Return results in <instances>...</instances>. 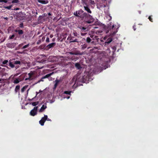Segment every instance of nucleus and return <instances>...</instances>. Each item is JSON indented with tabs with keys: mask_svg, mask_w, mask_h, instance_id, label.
Wrapping results in <instances>:
<instances>
[{
	"mask_svg": "<svg viewBox=\"0 0 158 158\" xmlns=\"http://www.w3.org/2000/svg\"><path fill=\"white\" fill-rule=\"evenodd\" d=\"M74 15L77 17L85 19V22L88 23H91L94 21L92 16L89 14L84 12L82 9L76 11L74 13Z\"/></svg>",
	"mask_w": 158,
	"mask_h": 158,
	"instance_id": "nucleus-1",
	"label": "nucleus"
},
{
	"mask_svg": "<svg viewBox=\"0 0 158 158\" xmlns=\"http://www.w3.org/2000/svg\"><path fill=\"white\" fill-rule=\"evenodd\" d=\"M110 23L108 24L107 26L105 27L104 28L106 33H108L110 32V35L111 36H114L117 31H116L115 28H114V25L111 26Z\"/></svg>",
	"mask_w": 158,
	"mask_h": 158,
	"instance_id": "nucleus-2",
	"label": "nucleus"
},
{
	"mask_svg": "<svg viewBox=\"0 0 158 158\" xmlns=\"http://www.w3.org/2000/svg\"><path fill=\"white\" fill-rule=\"evenodd\" d=\"M77 28L81 32V34L82 36H84L86 34V33H83V32H86L88 31L87 27L82 26L81 25H79L77 27Z\"/></svg>",
	"mask_w": 158,
	"mask_h": 158,
	"instance_id": "nucleus-3",
	"label": "nucleus"
},
{
	"mask_svg": "<svg viewBox=\"0 0 158 158\" xmlns=\"http://www.w3.org/2000/svg\"><path fill=\"white\" fill-rule=\"evenodd\" d=\"M72 91H65L63 93V96L64 98L69 99L70 98L71 96V93Z\"/></svg>",
	"mask_w": 158,
	"mask_h": 158,
	"instance_id": "nucleus-4",
	"label": "nucleus"
},
{
	"mask_svg": "<svg viewBox=\"0 0 158 158\" xmlns=\"http://www.w3.org/2000/svg\"><path fill=\"white\" fill-rule=\"evenodd\" d=\"M61 81H62L61 80H58L56 78V80L54 81L53 82L55 83V84L53 88V89H55L56 88L59 83L61 82Z\"/></svg>",
	"mask_w": 158,
	"mask_h": 158,
	"instance_id": "nucleus-5",
	"label": "nucleus"
},
{
	"mask_svg": "<svg viewBox=\"0 0 158 158\" xmlns=\"http://www.w3.org/2000/svg\"><path fill=\"white\" fill-rule=\"evenodd\" d=\"M47 108L46 104H43L41 106V108L40 109L39 112L40 113L43 112Z\"/></svg>",
	"mask_w": 158,
	"mask_h": 158,
	"instance_id": "nucleus-6",
	"label": "nucleus"
},
{
	"mask_svg": "<svg viewBox=\"0 0 158 158\" xmlns=\"http://www.w3.org/2000/svg\"><path fill=\"white\" fill-rule=\"evenodd\" d=\"M16 45V43H8L6 44L7 47L9 48H14Z\"/></svg>",
	"mask_w": 158,
	"mask_h": 158,
	"instance_id": "nucleus-7",
	"label": "nucleus"
},
{
	"mask_svg": "<svg viewBox=\"0 0 158 158\" xmlns=\"http://www.w3.org/2000/svg\"><path fill=\"white\" fill-rule=\"evenodd\" d=\"M33 75V73H29L28 74V78H26L25 80H32L33 79V78L32 77Z\"/></svg>",
	"mask_w": 158,
	"mask_h": 158,
	"instance_id": "nucleus-8",
	"label": "nucleus"
},
{
	"mask_svg": "<svg viewBox=\"0 0 158 158\" xmlns=\"http://www.w3.org/2000/svg\"><path fill=\"white\" fill-rule=\"evenodd\" d=\"M84 10L88 13L89 14H91L92 11L88 6H84Z\"/></svg>",
	"mask_w": 158,
	"mask_h": 158,
	"instance_id": "nucleus-9",
	"label": "nucleus"
},
{
	"mask_svg": "<svg viewBox=\"0 0 158 158\" xmlns=\"http://www.w3.org/2000/svg\"><path fill=\"white\" fill-rule=\"evenodd\" d=\"M37 112L33 110H32L30 113V114L31 116H34L37 114Z\"/></svg>",
	"mask_w": 158,
	"mask_h": 158,
	"instance_id": "nucleus-10",
	"label": "nucleus"
},
{
	"mask_svg": "<svg viewBox=\"0 0 158 158\" xmlns=\"http://www.w3.org/2000/svg\"><path fill=\"white\" fill-rule=\"evenodd\" d=\"M90 37L93 40H98L99 39L98 37L94 35H90Z\"/></svg>",
	"mask_w": 158,
	"mask_h": 158,
	"instance_id": "nucleus-11",
	"label": "nucleus"
},
{
	"mask_svg": "<svg viewBox=\"0 0 158 158\" xmlns=\"http://www.w3.org/2000/svg\"><path fill=\"white\" fill-rule=\"evenodd\" d=\"M112 41V39L110 37L108 38L106 42H105V45L106 44H108L109 43H110Z\"/></svg>",
	"mask_w": 158,
	"mask_h": 158,
	"instance_id": "nucleus-12",
	"label": "nucleus"
},
{
	"mask_svg": "<svg viewBox=\"0 0 158 158\" xmlns=\"http://www.w3.org/2000/svg\"><path fill=\"white\" fill-rule=\"evenodd\" d=\"M55 44L56 43H52L48 45L47 46V47L49 49L54 46Z\"/></svg>",
	"mask_w": 158,
	"mask_h": 158,
	"instance_id": "nucleus-13",
	"label": "nucleus"
},
{
	"mask_svg": "<svg viewBox=\"0 0 158 158\" xmlns=\"http://www.w3.org/2000/svg\"><path fill=\"white\" fill-rule=\"evenodd\" d=\"M53 74V73H49L48 74H47L45 75V76H44L42 78V79H43V80L44 79H45L46 78H48L50 76H51L52 74Z\"/></svg>",
	"mask_w": 158,
	"mask_h": 158,
	"instance_id": "nucleus-14",
	"label": "nucleus"
},
{
	"mask_svg": "<svg viewBox=\"0 0 158 158\" xmlns=\"http://www.w3.org/2000/svg\"><path fill=\"white\" fill-rule=\"evenodd\" d=\"M38 2L42 4H46L48 2V1L47 0H38Z\"/></svg>",
	"mask_w": 158,
	"mask_h": 158,
	"instance_id": "nucleus-15",
	"label": "nucleus"
},
{
	"mask_svg": "<svg viewBox=\"0 0 158 158\" xmlns=\"http://www.w3.org/2000/svg\"><path fill=\"white\" fill-rule=\"evenodd\" d=\"M75 55H82L84 54V52H80L79 51L77 50L75 52Z\"/></svg>",
	"mask_w": 158,
	"mask_h": 158,
	"instance_id": "nucleus-16",
	"label": "nucleus"
},
{
	"mask_svg": "<svg viewBox=\"0 0 158 158\" xmlns=\"http://www.w3.org/2000/svg\"><path fill=\"white\" fill-rule=\"evenodd\" d=\"M15 31L16 32H18L19 35H22L23 34V32L22 30H15Z\"/></svg>",
	"mask_w": 158,
	"mask_h": 158,
	"instance_id": "nucleus-17",
	"label": "nucleus"
},
{
	"mask_svg": "<svg viewBox=\"0 0 158 158\" xmlns=\"http://www.w3.org/2000/svg\"><path fill=\"white\" fill-rule=\"evenodd\" d=\"M47 118H48V116L47 115H44V117H42L41 118V120H42L45 123V121L47 119Z\"/></svg>",
	"mask_w": 158,
	"mask_h": 158,
	"instance_id": "nucleus-18",
	"label": "nucleus"
},
{
	"mask_svg": "<svg viewBox=\"0 0 158 158\" xmlns=\"http://www.w3.org/2000/svg\"><path fill=\"white\" fill-rule=\"evenodd\" d=\"M75 67L78 69H80L81 68L80 64L79 63H76L75 64Z\"/></svg>",
	"mask_w": 158,
	"mask_h": 158,
	"instance_id": "nucleus-19",
	"label": "nucleus"
},
{
	"mask_svg": "<svg viewBox=\"0 0 158 158\" xmlns=\"http://www.w3.org/2000/svg\"><path fill=\"white\" fill-rule=\"evenodd\" d=\"M9 66L12 68H14L15 67V66L14 64L13 63V62L12 63L11 62H9Z\"/></svg>",
	"mask_w": 158,
	"mask_h": 158,
	"instance_id": "nucleus-20",
	"label": "nucleus"
},
{
	"mask_svg": "<svg viewBox=\"0 0 158 158\" xmlns=\"http://www.w3.org/2000/svg\"><path fill=\"white\" fill-rule=\"evenodd\" d=\"M102 30H99L96 31L95 33L97 35H102Z\"/></svg>",
	"mask_w": 158,
	"mask_h": 158,
	"instance_id": "nucleus-21",
	"label": "nucleus"
},
{
	"mask_svg": "<svg viewBox=\"0 0 158 158\" xmlns=\"http://www.w3.org/2000/svg\"><path fill=\"white\" fill-rule=\"evenodd\" d=\"M39 103L38 102H31L30 103V104H31L33 106H36Z\"/></svg>",
	"mask_w": 158,
	"mask_h": 158,
	"instance_id": "nucleus-22",
	"label": "nucleus"
},
{
	"mask_svg": "<svg viewBox=\"0 0 158 158\" xmlns=\"http://www.w3.org/2000/svg\"><path fill=\"white\" fill-rule=\"evenodd\" d=\"M81 46V49H84L87 48V45L86 44H85L82 45Z\"/></svg>",
	"mask_w": 158,
	"mask_h": 158,
	"instance_id": "nucleus-23",
	"label": "nucleus"
},
{
	"mask_svg": "<svg viewBox=\"0 0 158 158\" xmlns=\"http://www.w3.org/2000/svg\"><path fill=\"white\" fill-rule=\"evenodd\" d=\"M27 86L25 85L21 89V92H23L24 91L27 89Z\"/></svg>",
	"mask_w": 158,
	"mask_h": 158,
	"instance_id": "nucleus-24",
	"label": "nucleus"
},
{
	"mask_svg": "<svg viewBox=\"0 0 158 158\" xmlns=\"http://www.w3.org/2000/svg\"><path fill=\"white\" fill-rule=\"evenodd\" d=\"M13 63L14 64H21V62L19 60H15L13 62Z\"/></svg>",
	"mask_w": 158,
	"mask_h": 158,
	"instance_id": "nucleus-25",
	"label": "nucleus"
},
{
	"mask_svg": "<svg viewBox=\"0 0 158 158\" xmlns=\"http://www.w3.org/2000/svg\"><path fill=\"white\" fill-rule=\"evenodd\" d=\"M20 89V86L19 85H17L15 88V91L16 92H17Z\"/></svg>",
	"mask_w": 158,
	"mask_h": 158,
	"instance_id": "nucleus-26",
	"label": "nucleus"
},
{
	"mask_svg": "<svg viewBox=\"0 0 158 158\" xmlns=\"http://www.w3.org/2000/svg\"><path fill=\"white\" fill-rule=\"evenodd\" d=\"M20 81H19V79H16L15 80L13 81V83L15 84H17Z\"/></svg>",
	"mask_w": 158,
	"mask_h": 158,
	"instance_id": "nucleus-27",
	"label": "nucleus"
},
{
	"mask_svg": "<svg viewBox=\"0 0 158 158\" xmlns=\"http://www.w3.org/2000/svg\"><path fill=\"white\" fill-rule=\"evenodd\" d=\"M46 61V60L44 59H42L40 60H38L37 62L39 63H44Z\"/></svg>",
	"mask_w": 158,
	"mask_h": 158,
	"instance_id": "nucleus-28",
	"label": "nucleus"
},
{
	"mask_svg": "<svg viewBox=\"0 0 158 158\" xmlns=\"http://www.w3.org/2000/svg\"><path fill=\"white\" fill-rule=\"evenodd\" d=\"M91 40V39L89 37H88L86 38V41L87 43H89Z\"/></svg>",
	"mask_w": 158,
	"mask_h": 158,
	"instance_id": "nucleus-29",
	"label": "nucleus"
},
{
	"mask_svg": "<svg viewBox=\"0 0 158 158\" xmlns=\"http://www.w3.org/2000/svg\"><path fill=\"white\" fill-rule=\"evenodd\" d=\"M39 123L41 126L44 125V122L41 119L39 121Z\"/></svg>",
	"mask_w": 158,
	"mask_h": 158,
	"instance_id": "nucleus-30",
	"label": "nucleus"
},
{
	"mask_svg": "<svg viewBox=\"0 0 158 158\" xmlns=\"http://www.w3.org/2000/svg\"><path fill=\"white\" fill-rule=\"evenodd\" d=\"M8 61L7 60H5L2 62V64H7Z\"/></svg>",
	"mask_w": 158,
	"mask_h": 158,
	"instance_id": "nucleus-31",
	"label": "nucleus"
},
{
	"mask_svg": "<svg viewBox=\"0 0 158 158\" xmlns=\"http://www.w3.org/2000/svg\"><path fill=\"white\" fill-rule=\"evenodd\" d=\"M29 45H30V44L29 43L28 44H27V45H25L24 46L22 47V49H25V48H27V47H29Z\"/></svg>",
	"mask_w": 158,
	"mask_h": 158,
	"instance_id": "nucleus-32",
	"label": "nucleus"
},
{
	"mask_svg": "<svg viewBox=\"0 0 158 158\" xmlns=\"http://www.w3.org/2000/svg\"><path fill=\"white\" fill-rule=\"evenodd\" d=\"M22 14V11L19 12L17 15V16L18 17H20L21 16Z\"/></svg>",
	"mask_w": 158,
	"mask_h": 158,
	"instance_id": "nucleus-33",
	"label": "nucleus"
},
{
	"mask_svg": "<svg viewBox=\"0 0 158 158\" xmlns=\"http://www.w3.org/2000/svg\"><path fill=\"white\" fill-rule=\"evenodd\" d=\"M15 35L14 34L11 35H10V36H9V39H13L14 37H15Z\"/></svg>",
	"mask_w": 158,
	"mask_h": 158,
	"instance_id": "nucleus-34",
	"label": "nucleus"
},
{
	"mask_svg": "<svg viewBox=\"0 0 158 158\" xmlns=\"http://www.w3.org/2000/svg\"><path fill=\"white\" fill-rule=\"evenodd\" d=\"M19 2V0H13L12 1V3H17Z\"/></svg>",
	"mask_w": 158,
	"mask_h": 158,
	"instance_id": "nucleus-35",
	"label": "nucleus"
},
{
	"mask_svg": "<svg viewBox=\"0 0 158 158\" xmlns=\"http://www.w3.org/2000/svg\"><path fill=\"white\" fill-rule=\"evenodd\" d=\"M38 108V107L37 106H35L34 107V109H33V110L37 112Z\"/></svg>",
	"mask_w": 158,
	"mask_h": 158,
	"instance_id": "nucleus-36",
	"label": "nucleus"
},
{
	"mask_svg": "<svg viewBox=\"0 0 158 158\" xmlns=\"http://www.w3.org/2000/svg\"><path fill=\"white\" fill-rule=\"evenodd\" d=\"M148 19H149V20L151 22H153L152 19L151 17V16H149Z\"/></svg>",
	"mask_w": 158,
	"mask_h": 158,
	"instance_id": "nucleus-37",
	"label": "nucleus"
},
{
	"mask_svg": "<svg viewBox=\"0 0 158 158\" xmlns=\"http://www.w3.org/2000/svg\"><path fill=\"white\" fill-rule=\"evenodd\" d=\"M12 6H7L5 7V8H6L8 9V10H10V9Z\"/></svg>",
	"mask_w": 158,
	"mask_h": 158,
	"instance_id": "nucleus-38",
	"label": "nucleus"
},
{
	"mask_svg": "<svg viewBox=\"0 0 158 158\" xmlns=\"http://www.w3.org/2000/svg\"><path fill=\"white\" fill-rule=\"evenodd\" d=\"M7 2L6 0H0V2H4L5 3H6Z\"/></svg>",
	"mask_w": 158,
	"mask_h": 158,
	"instance_id": "nucleus-39",
	"label": "nucleus"
},
{
	"mask_svg": "<svg viewBox=\"0 0 158 158\" xmlns=\"http://www.w3.org/2000/svg\"><path fill=\"white\" fill-rule=\"evenodd\" d=\"M19 26L21 28H23V23H20L19 24Z\"/></svg>",
	"mask_w": 158,
	"mask_h": 158,
	"instance_id": "nucleus-40",
	"label": "nucleus"
},
{
	"mask_svg": "<svg viewBox=\"0 0 158 158\" xmlns=\"http://www.w3.org/2000/svg\"><path fill=\"white\" fill-rule=\"evenodd\" d=\"M46 41L47 43H48L49 42V38L48 37H47V38Z\"/></svg>",
	"mask_w": 158,
	"mask_h": 158,
	"instance_id": "nucleus-41",
	"label": "nucleus"
},
{
	"mask_svg": "<svg viewBox=\"0 0 158 158\" xmlns=\"http://www.w3.org/2000/svg\"><path fill=\"white\" fill-rule=\"evenodd\" d=\"M69 53L71 55H75V52H69Z\"/></svg>",
	"mask_w": 158,
	"mask_h": 158,
	"instance_id": "nucleus-42",
	"label": "nucleus"
},
{
	"mask_svg": "<svg viewBox=\"0 0 158 158\" xmlns=\"http://www.w3.org/2000/svg\"><path fill=\"white\" fill-rule=\"evenodd\" d=\"M75 81V82L74 84H75L76 83V80L75 79L74 77H73L72 80V82H73V81Z\"/></svg>",
	"mask_w": 158,
	"mask_h": 158,
	"instance_id": "nucleus-43",
	"label": "nucleus"
},
{
	"mask_svg": "<svg viewBox=\"0 0 158 158\" xmlns=\"http://www.w3.org/2000/svg\"><path fill=\"white\" fill-rule=\"evenodd\" d=\"M44 81L43 79H42V78L40 80L38 81V83H40V81Z\"/></svg>",
	"mask_w": 158,
	"mask_h": 158,
	"instance_id": "nucleus-44",
	"label": "nucleus"
},
{
	"mask_svg": "<svg viewBox=\"0 0 158 158\" xmlns=\"http://www.w3.org/2000/svg\"><path fill=\"white\" fill-rule=\"evenodd\" d=\"M26 43V42H24V43H22V44H20L19 45V47H21V46H22V45H23V44H25V43Z\"/></svg>",
	"mask_w": 158,
	"mask_h": 158,
	"instance_id": "nucleus-45",
	"label": "nucleus"
},
{
	"mask_svg": "<svg viewBox=\"0 0 158 158\" xmlns=\"http://www.w3.org/2000/svg\"><path fill=\"white\" fill-rule=\"evenodd\" d=\"M109 17V21H110L112 19V17L110 15L108 16Z\"/></svg>",
	"mask_w": 158,
	"mask_h": 158,
	"instance_id": "nucleus-46",
	"label": "nucleus"
},
{
	"mask_svg": "<svg viewBox=\"0 0 158 158\" xmlns=\"http://www.w3.org/2000/svg\"><path fill=\"white\" fill-rule=\"evenodd\" d=\"M73 34L74 36H77V33L76 32H73Z\"/></svg>",
	"mask_w": 158,
	"mask_h": 158,
	"instance_id": "nucleus-47",
	"label": "nucleus"
},
{
	"mask_svg": "<svg viewBox=\"0 0 158 158\" xmlns=\"http://www.w3.org/2000/svg\"><path fill=\"white\" fill-rule=\"evenodd\" d=\"M133 28L134 31H135L136 29V26L135 25L133 26Z\"/></svg>",
	"mask_w": 158,
	"mask_h": 158,
	"instance_id": "nucleus-48",
	"label": "nucleus"
},
{
	"mask_svg": "<svg viewBox=\"0 0 158 158\" xmlns=\"http://www.w3.org/2000/svg\"><path fill=\"white\" fill-rule=\"evenodd\" d=\"M112 48L114 51H115V50H116V47L115 46H113L112 47Z\"/></svg>",
	"mask_w": 158,
	"mask_h": 158,
	"instance_id": "nucleus-49",
	"label": "nucleus"
},
{
	"mask_svg": "<svg viewBox=\"0 0 158 158\" xmlns=\"http://www.w3.org/2000/svg\"><path fill=\"white\" fill-rule=\"evenodd\" d=\"M35 97H34V98H32V99H28V100L29 101H32V100L34 99V98H35Z\"/></svg>",
	"mask_w": 158,
	"mask_h": 158,
	"instance_id": "nucleus-50",
	"label": "nucleus"
},
{
	"mask_svg": "<svg viewBox=\"0 0 158 158\" xmlns=\"http://www.w3.org/2000/svg\"><path fill=\"white\" fill-rule=\"evenodd\" d=\"M19 67V66L16 65V66H15V67L16 69H17Z\"/></svg>",
	"mask_w": 158,
	"mask_h": 158,
	"instance_id": "nucleus-51",
	"label": "nucleus"
},
{
	"mask_svg": "<svg viewBox=\"0 0 158 158\" xmlns=\"http://www.w3.org/2000/svg\"><path fill=\"white\" fill-rule=\"evenodd\" d=\"M48 15L49 16L52 15V14L51 13H48Z\"/></svg>",
	"mask_w": 158,
	"mask_h": 158,
	"instance_id": "nucleus-52",
	"label": "nucleus"
},
{
	"mask_svg": "<svg viewBox=\"0 0 158 158\" xmlns=\"http://www.w3.org/2000/svg\"><path fill=\"white\" fill-rule=\"evenodd\" d=\"M47 121H51V120L50 119H49V118H47Z\"/></svg>",
	"mask_w": 158,
	"mask_h": 158,
	"instance_id": "nucleus-53",
	"label": "nucleus"
},
{
	"mask_svg": "<svg viewBox=\"0 0 158 158\" xmlns=\"http://www.w3.org/2000/svg\"><path fill=\"white\" fill-rule=\"evenodd\" d=\"M77 40H73V41H72L71 42H77Z\"/></svg>",
	"mask_w": 158,
	"mask_h": 158,
	"instance_id": "nucleus-54",
	"label": "nucleus"
},
{
	"mask_svg": "<svg viewBox=\"0 0 158 158\" xmlns=\"http://www.w3.org/2000/svg\"><path fill=\"white\" fill-rule=\"evenodd\" d=\"M40 42V40H38L37 43V44H39Z\"/></svg>",
	"mask_w": 158,
	"mask_h": 158,
	"instance_id": "nucleus-55",
	"label": "nucleus"
},
{
	"mask_svg": "<svg viewBox=\"0 0 158 158\" xmlns=\"http://www.w3.org/2000/svg\"><path fill=\"white\" fill-rule=\"evenodd\" d=\"M43 57H45L46 56L44 55H41Z\"/></svg>",
	"mask_w": 158,
	"mask_h": 158,
	"instance_id": "nucleus-56",
	"label": "nucleus"
},
{
	"mask_svg": "<svg viewBox=\"0 0 158 158\" xmlns=\"http://www.w3.org/2000/svg\"><path fill=\"white\" fill-rule=\"evenodd\" d=\"M19 8H16V10H19Z\"/></svg>",
	"mask_w": 158,
	"mask_h": 158,
	"instance_id": "nucleus-57",
	"label": "nucleus"
},
{
	"mask_svg": "<svg viewBox=\"0 0 158 158\" xmlns=\"http://www.w3.org/2000/svg\"><path fill=\"white\" fill-rule=\"evenodd\" d=\"M2 80V78H0V82H1Z\"/></svg>",
	"mask_w": 158,
	"mask_h": 158,
	"instance_id": "nucleus-58",
	"label": "nucleus"
},
{
	"mask_svg": "<svg viewBox=\"0 0 158 158\" xmlns=\"http://www.w3.org/2000/svg\"><path fill=\"white\" fill-rule=\"evenodd\" d=\"M138 12L139 14H141V11H138Z\"/></svg>",
	"mask_w": 158,
	"mask_h": 158,
	"instance_id": "nucleus-59",
	"label": "nucleus"
},
{
	"mask_svg": "<svg viewBox=\"0 0 158 158\" xmlns=\"http://www.w3.org/2000/svg\"><path fill=\"white\" fill-rule=\"evenodd\" d=\"M106 37H104L103 38V39L104 40H106Z\"/></svg>",
	"mask_w": 158,
	"mask_h": 158,
	"instance_id": "nucleus-60",
	"label": "nucleus"
},
{
	"mask_svg": "<svg viewBox=\"0 0 158 158\" xmlns=\"http://www.w3.org/2000/svg\"><path fill=\"white\" fill-rule=\"evenodd\" d=\"M5 19H6L7 20L8 19V18L7 17H6V18H5Z\"/></svg>",
	"mask_w": 158,
	"mask_h": 158,
	"instance_id": "nucleus-61",
	"label": "nucleus"
},
{
	"mask_svg": "<svg viewBox=\"0 0 158 158\" xmlns=\"http://www.w3.org/2000/svg\"><path fill=\"white\" fill-rule=\"evenodd\" d=\"M5 40V39H4L3 40H2V41H1V42H3Z\"/></svg>",
	"mask_w": 158,
	"mask_h": 158,
	"instance_id": "nucleus-62",
	"label": "nucleus"
},
{
	"mask_svg": "<svg viewBox=\"0 0 158 158\" xmlns=\"http://www.w3.org/2000/svg\"><path fill=\"white\" fill-rule=\"evenodd\" d=\"M42 40H44V39H45V38H44V37H43V38H42Z\"/></svg>",
	"mask_w": 158,
	"mask_h": 158,
	"instance_id": "nucleus-63",
	"label": "nucleus"
},
{
	"mask_svg": "<svg viewBox=\"0 0 158 158\" xmlns=\"http://www.w3.org/2000/svg\"><path fill=\"white\" fill-rule=\"evenodd\" d=\"M16 37L15 38V39L16 40Z\"/></svg>",
	"mask_w": 158,
	"mask_h": 158,
	"instance_id": "nucleus-64",
	"label": "nucleus"
}]
</instances>
